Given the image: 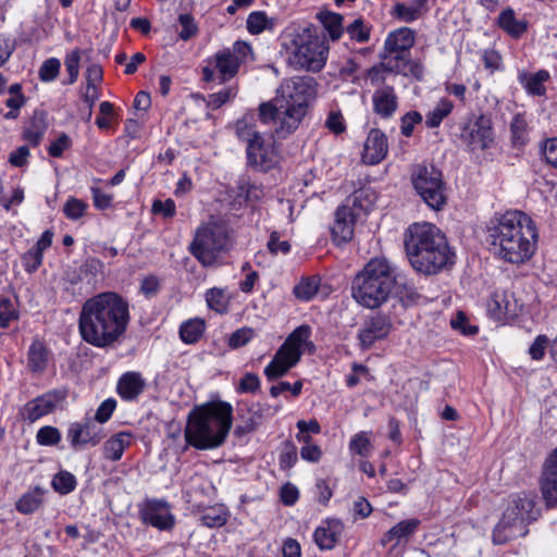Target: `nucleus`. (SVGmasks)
<instances>
[{
	"instance_id": "f257e3e1",
	"label": "nucleus",
	"mask_w": 557,
	"mask_h": 557,
	"mask_svg": "<svg viewBox=\"0 0 557 557\" xmlns=\"http://www.w3.org/2000/svg\"><path fill=\"white\" fill-rule=\"evenodd\" d=\"M129 319L128 302L115 292H102L83 304L79 335L94 347H111L125 334Z\"/></svg>"
},
{
	"instance_id": "f03ea898",
	"label": "nucleus",
	"mask_w": 557,
	"mask_h": 557,
	"mask_svg": "<svg viewBox=\"0 0 557 557\" xmlns=\"http://www.w3.org/2000/svg\"><path fill=\"white\" fill-rule=\"evenodd\" d=\"M539 231L530 215L520 210L495 213L486 223V243L498 259L522 264L537 249Z\"/></svg>"
},
{
	"instance_id": "7ed1b4c3",
	"label": "nucleus",
	"mask_w": 557,
	"mask_h": 557,
	"mask_svg": "<svg viewBox=\"0 0 557 557\" xmlns=\"http://www.w3.org/2000/svg\"><path fill=\"white\" fill-rule=\"evenodd\" d=\"M404 247L410 265L420 274L436 275L455 264L456 253L446 235L432 223L409 225L404 234Z\"/></svg>"
},
{
	"instance_id": "20e7f679",
	"label": "nucleus",
	"mask_w": 557,
	"mask_h": 557,
	"mask_svg": "<svg viewBox=\"0 0 557 557\" xmlns=\"http://www.w3.org/2000/svg\"><path fill=\"white\" fill-rule=\"evenodd\" d=\"M397 268L385 257L371 258L351 282V296L362 307L375 309L385 304L395 288L403 286L407 297L414 299L418 293L401 282Z\"/></svg>"
},
{
	"instance_id": "39448f33",
	"label": "nucleus",
	"mask_w": 557,
	"mask_h": 557,
	"mask_svg": "<svg viewBox=\"0 0 557 557\" xmlns=\"http://www.w3.org/2000/svg\"><path fill=\"white\" fill-rule=\"evenodd\" d=\"M233 411V406L224 400L194 406L184 430L186 444L199 450L221 447L232 429Z\"/></svg>"
},
{
	"instance_id": "423d86ee",
	"label": "nucleus",
	"mask_w": 557,
	"mask_h": 557,
	"mask_svg": "<svg viewBox=\"0 0 557 557\" xmlns=\"http://www.w3.org/2000/svg\"><path fill=\"white\" fill-rule=\"evenodd\" d=\"M534 500L527 495L511 496L498 523L492 533V542L495 545H504L519 536H525L527 525L536 520Z\"/></svg>"
},
{
	"instance_id": "0eeeda50",
	"label": "nucleus",
	"mask_w": 557,
	"mask_h": 557,
	"mask_svg": "<svg viewBox=\"0 0 557 557\" xmlns=\"http://www.w3.org/2000/svg\"><path fill=\"white\" fill-rule=\"evenodd\" d=\"M410 181L417 195L432 210L441 211L447 205V184L443 172L432 163L412 166Z\"/></svg>"
},
{
	"instance_id": "6e6552de",
	"label": "nucleus",
	"mask_w": 557,
	"mask_h": 557,
	"mask_svg": "<svg viewBox=\"0 0 557 557\" xmlns=\"http://www.w3.org/2000/svg\"><path fill=\"white\" fill-rule=\"evenodd\" d=\"M252 54V49L246 41L237 40L231 48L219 50L208 60L209 65L201 70L202 79L206 83L216 82L224 84L234 78L239 67L245 63L248 57Z\"/></svg>"
},
{
	"instance_id": "1a4fd4ad",
	"label": "nucleus",
	"mask_w": 557,
	"mask_h": 557,
	"mask_svg": "<svg viewBox=\"0 0 557 557\" xmlns=\"http://www.w3.org/2000/svg\"><path fill=\"white\" fill-rule=\"evenodd\" d=\"M227 244V226L224 223L210 222L197 228L189 252L202 267L209 268L216 263L219 255L226 250Z\"/></svg>"
},
{
	"instance_id": "9d476101",
	"label": "nucleus",
	"mask_w": 557,
	"mask_h": 557,
	"mask_svg": "<svg viewBox=\"0 0 557 557\" xmlns=\"http://www.w3.org/2000/svg\"><path fill=\"white\" fill-rule=\"evenodd\" d=\"M416 42V32L403 26L391 32L384 41L382 67L389 73H405L407 55Z\"/></svg>"
},
{
	"instance_id": "9b49d317",
	"label": "nucleus",
	"mask_w": 557,
	"mask_h": 557,
	"mask_svg": "<svg viewBox=\"0 0 557 557\" xmlns=\"http://www.w3.org/2000/svg\"><path fill=\"white\" fill-rule=\"evenodd\" d=\"M317 82L312 76H295L282 83L275 101L308 112L309 104L317 96Z\"/></svg>"
},
{
	"instance_id": "f8f14e48",
	"label": "nucleus",
	"mask_w": 557,
	"mask_h": 557,
	"mask_svg": "<svg viewBox=\"0 0 557 557\" xmlns=\"http://www.w3.org/2000/svg\"><path fill=\"white\" fill-rule=\"evenodd\" d=\"M246 154L247 165L257 172L267 173L275 169L280 162L272 136L265 137L259 132H253L248 138Z\"/></svg>"
},
{
	"instance_id": "ddd939ff",
	"label": "nucleus",
	"mask_w": 557,
	"mask_h": 557,
	"mask_svg": "<svg viewBox=\"0 0 557 557\" xmlns=\"http://www.w3.org/2000/svg\"><path fill=\"white\" fill-rule=\"evenodd\" d=\"M294 44L292 62L295 65L312 72H318L324 66L329 48L323 40L309 35L295 39Z\"/></svg>"
},
{
	"instance_id": "4468645a",
	"label": "nucleus",
	"mask_w": 557,
	"mask_h": 557,
	"mask_svg": "<svg viewBox=\"0 0 557 557\" xmlns=\"http://www.w3.org/2000/svg\"><path fill=\"white\" fill-rule=\"evenodd\" d=\"M103 437V428L88 416L82 421L71 423L66 432V438L74 450L95 447Z\"/></svg>"
},
{
	"instance_id": "2eb2a0df",
	"label": "nucleus",
	"mask_w": 557,
	"mask_h": 557,
	"mask_svg": "<svg viewBox=\"0 0 557 557\" xmlns=\"http://www.w3.org/2000/svg\"><path fill=\"white\" fill-rule=\"evenodd\" d=\"M69 389L65 387L53 388L36 398L27 401L23 407L22 414L29 422L52 413L67 398Z\"/></svg>"
},
{
	"instance_id": "dca6fc26",
	"label": "nucleus",
	"mask_w": 557,
	"mask_h": 557,
	"mask_svg": "<svg viewBox=\"0 0 557 557\" xmlns=\"http://www.w3.org/2000/svg\"><path fill=\"white\" fill-rule=\"evenodd\" d=\"M138 513L143 523L161 531L171 530L175 524V517L171 512V507L163 499H146L139 505Z\"/></svg>"
},
{
	"instance_id": "f3484780",
	"label": "nucleus",
	"mask_w": 557,
	"mask_h": 557,
	"mask_svg": "<svg viewBox=\"0 0 557 557\" xmlns=\"http://www.w3.org/2000/svg\"><path fill=\"white\" fill-rule=\"evenodd\" d=\"M461 138L472 151L487 149L494 140L491 119L481 114L463 128Z\"/></svg>"
},
{
	"instance_id": "a211bd4d",
	"label": "nucleus",
	"mask_w": 557,
	"mask_h": 557,
	"mask_svg": "<svg viewBox=\"0 0 557 557\" xmlns=\"http://www.w3.org/2000/svg\"><path fill=\"white\" fill-rule=\"evenodd\" d=\"M392 330L389 317L376 313L367 319L358 332L360 348L367 350L377 341L388 336Z\"/></svg>"
},
{
	"instance_id": "6ab92c4d",
	"label": "nucleus",
	"mask_w": 557,
	"mask_h": 557,
	"mask_svg": "<svg viewBox=\"0 0 557 557\" xmlns=\"http://www.w3.org/2000/svg\"><path fill=\"white\" fill-rule=\"evenodd\" d=\"M540 491L547 507L557 506V447L545 458L540 475Z\"/></svg>"
},
{
	"instance_id": "aec40b11",
	"label": "nucleus",
	"mask_w": 557,
	"mask_h": 557,
	"mask_svg": "<svg viewBox=\"0 0 557 557\" xmlns=\"http://www.w3.org/2000/svg\"><path fill=\"white\" fill-rule=\"evenodd\" d=\"M358 212L354 211L345 202L335 211V221L331 227L333 240L337 244H345L352 239Z\"/></svg>"
},
{
	"instance_id": "412c9836",
	"label": "nucleus",
	"mask_w": 557,
	"mask_h": 557,
	"mask_svg": "<svg viewBox=\"0 0 557 557\" xmlns=\"http://www.w3.org/2000/svg\"><path fill=\"white\" fill-rule=\"evenodd\" d=\"M264 406L260 403L246 405V410L242 407L237 408V417L239 423L234 429V436L242 438L252 432L262 423Z\"/></svg>"
},
{
	"instance_id": "4be33fe9",
	"label": "nucleus",
	"mask_w": 557,
	"mask_h": 557,
	"mask_svg": "<svg viewBox=\"0 0 557 557\" xmlns=\"http://www.w3.org/2000/svg\"><path fill=\"white\" fill-rule=\"evenodd\" d=\"M387 152L386 135L379 128H372L363 145L362 161L370 165L377 164L386 158Z\"/></svg>"
},
{
	"instance_id": "5701e85b",
	"label": "nucleus",
	"mask_w": 557,
	"mask_h": 557,
	"mask_svg": "<svg viewBox=\"0 0 557 557\" xmlns=\"http://www.w3.org/2000/svg\"><path fill=\"white\" fill-rule=\"evenodd\" d=\"M277 112L278 115L274 133L282 139L295 133L308 113L300 108L297 109L282 103H280V110Z\"/></svg>"
},
{
	"instance_id": "b1692460",
	"label": "nucleus",
	"mask_w": 557,
	"mask_h": 557,
	"mask_svg": "<svg viewBox=\"0 0 557 557\" xmlns=\"http://www.w3.org/2000/svg\"><path fill=\"white\" fill-rule=\"evenodd\" d=\"M373 111L382 119H389L398 108V97L392 86L385 85L372 95Z\"/></svg>"
},
{
	"instance_id": "393cba45",
	"label": "nucleus",
	"mask_w": 557,
	"mask_h": 557,
	"mask_svg": "<svg viewBox=\"0 0 557 557\" xmlns=\"http://www.w3.org/2000/svg\"><path fill=\"white\" fill-rule=\"evenodd\" d=\"M429 0H410V3L396 2L391 15L399 22L410 24L421 18L429 10Z\"/></svg>"
},
{
	"instance_id": "a878e982",
	"label": "nucleus",
	"mask_w": 557,
	"mask_h": 557,
	"mask_svg": "<svg viewBox=\"0 0 557 557\" xmlns=\"http://www.w3.org/2000/svg\"><path fill=\"white\" fill-rule=\"evenodd\" d=\"M343 524L337 519L325 520L313 533L314 543L320 549H332L341 536Z\"/></svg>"
},
{
	"instance_id": "bb28decb",
	"label": "nucleus",
	"mask_w": 557,
	"mask_h": 557,
	"mask_svg": "<svg viewBox=\"0 0 557 557\" xmlns=\"http://www.w3.org/2000/svg\"><path fill=\"white\" fill-rule=\"evenodd\" d=\"M146 382L139 372H126L117 381L116 391L123 400L132 401L144 392Z\"/></svg>"
},
{
	"instance_id": "cd10ccee",
	"label": "nucleus",
	"mask_w": 557,
	"mask_h": 557,
	"mask_svg": "<svg viewBox=\"0 0 557 557\" xmlns=\"http://www.w3.org/2000/svg\"><path fill=\"white\" fill-rule=\"evenodd\" d=\"M47 129L48 123L46 112L36 110L30 117L29 124L24 127L22 138L30 146L37 147L40 145Z\"/></svg>"
},
{
	"instance_id": "c85d7f7f",
	"label": "nucleus",
	"mask_w": 557,
	"mask_h": 557,
	"mask_svg": "<svg viewBox=\"0 0 557 557\" xmlns=\"http://www.w3.org/2000/svg\"><path fill=\"white\" fill-rule=\"evenodd\" d=\"M50 351L44 342L33 341L27 351V368L32 373H42L49 362Z\"/></svg>"
},
{
	"instance_id": "c756f323",
	"label": "nucleus",
	"mask_w": 557,
	"mask_h": 557,
	"mask_svg": "<svg viewBox=\"0 0 557 557\" xmlns=\"http://www.w3.org/2000/svg\"><path fill=\"white\" fill-rule=\"evenodd\" d=\"M509 131H510V143L515 149H522L528 145V143L530 140V138H529L530 127H529V122H528V119H527V115L524 112L516 113L512 116L510 125H509Z\"/></svg>"
},
{
	"instance_id": "7c9ffc66",
	"label": "nucleus",
	"mask_w": 557,
	"mask_h": 557,
	"mask_svg": "<svg viewBox=\"0 0 557 557\" xmlns=\"http://www.w3.org/2000/svg\"><path fill=\"white\" fill-rule=\"evenodd\" d=\"M420 525L419 519H408L399 521L387 532H385L381 539V545L386 546L388 543L395 541L394 546L400 543L401 540L411 536Z\"/></svg>"
},
{
	"instance_id": "2f4dec72",
	"label": "nucleus",
	"mask_w": 557,
	"mask_h": 557,
	"mask_svg": "<svg viewBox=\"0 0 557 557\" xmlns=\"http://www.w3.org/2000/svg\"><path fill=\"white\" fill-rule=\"evenodd\" d=\"M132 433L122 431L110 438L103 444V457L111 461H119L124 450L131 445Z\"/></svg>"
},
{
	"instance_id": "473e14b6",
	"label": "nucleus",
	"mask_w": 557,
	"mask_h": 557,
	"mask_svg": "<svg viewBox=\"0 0 557 557\" xmlns=\"http://www.w3.org/2000/svg\"><path fill=\"white\" fill-rule=\"evenodd\" d=\"M46 493L47 490L38 485L27 491L16 502V510L23 515L36 512L44 505Z\"/></svg>"
},
{
	"instance_id": "72a5a7b5",
	"label": "nucleus",
	"mask_w": 557,
	"mask_h": 557,
	"mask_svg": "<svg viewBox=\"0 0 557 557\" xmlns=\"http://www.w3.org/2000/svg\"><path fill=\"white\" fill-rule=\"evenodd\" d=\"M497 25L512 38H520L528 30L525 20L516 18L515 11L507 8L500 12L497 17Z\"/></svg>"
},
{
	"instance_id": "f704fd0d",
	"label": "nucleus",
	"mask_w": 557,
	"mask_h": 557,
	"mask_svg": "<svg viewBox=\"0 0 557 557\" xmlns=\"http://www.w3.org/2000/svg\"><path fill=\"white\" fill-rule=\"evenodd\" d=\"M377 199L376 193L370 188H359L355 190L351 195H349L345 203L350 208H354L355 212H358V215L361 213H368Z\"/></svg>"
},
{
	"instance_id": "c9c22d12",
	"label": "nucleus",
	"mask_w": 557,
	"mask_h": 557,
	"mask_svg": "<svg viewBox=\"0 0 557 557\" xmlns=\"http://www.w3.org/2000/svg\"><path fill=\"white\" fill-rule=\"evenodd\" d=\"M228 518L230 511L223 504L209 506L200 511L201 523L211 529L225 525Z\"/></svg>"
},
{
	"instance_id": "e433bc0d",
	"label": "nucleus",
	"mask_w": 557,
	"mask_h": 557,
	"mask_svg": "<svg viewBox=\"0 0 557 557\" xmlns=\"http://www.w3.org/2000/svg\"><path fill=\"white\" fill-rule=\"evenodd\" d=\"M206 322L200 318L184 321L180 326V337L183 343L191 345L196 344L205 334Z\"/></svg>"
},
{
	"instance_id": "4c0bfd02",
	"label": "nucleus",
	"mask_w": 557,
	"mask_h": 557,
	"mask_svg": "<svg viewBox=\"0 0 557 557\" xmlns=\"http://www.w3.org/2000/svg\"><path fill=\"white\" fill-rule=\"evenodd\" d=\"M317 18L323 25L333 41H336L342 37L344 33V17L342 14L331 11H321L317 14Z\"/></svg>"
},
{
	"instance_id": "58836bf2",
	"label": "nucleus",
	"mask_w": 557,
	"mask_h": 557,
	"mask_svg": "<svg viewBox=\"0 0 557 557\" xmlns=\"http://www.w3.org/2000/svg\"><path fill=\"white\" fill-rule=\"evenodd\" d=\"M247 29L252 35H258L265 29H273L275 18L269 17L263 11H253L247 17Z\"/></svg>"
},
{
	"instance_id": "ea45409f",
	"label": "nucleus",
	"mask_w": 557,
	"mask_h": 557,
	"mask_svg": "<svg viewBox=\"0 0 557 557\" xmlns=\"http://www.w3.org/2000/svg\"><path fill=\"white\" fill-rule=\"evenodd\" d=\"M454 109L453 102L447 98H442L436 107L425 116V125L435 128L441 125L442 121L450 114Z\"/></svg>"
},
{
	"instance_id": "a19ab883",
	"label": "nucleus",
	"mask_w": 557,
	"mask_h": 557,
	"mask_svg": "<svg viewBox=\"0 0 557 557\" xmlns=\"http://www.w3.org/2000/svg\"><path fill=\"white\" fill-rule=\"evenodd\" d=\"M51 486L60 495H66L76 488L77 480L73 473L61 470L53 475Z\"/></svg>"
},
{
	"instance_id": "79ce46f5",
	"label": "nucleus",
	"mask_w": 557,
	"mask_h": 557,
	"mask_svg": "<svg viewBox=\"0 0 557 557\" xmlns=\"http://www.w3.org/2000/svg\"><path fill=\"white\" fill-rule=\"evenodd\" d=\"M320 280L317 276L304 277L294 286L293 293L296 298L309 301L318 293Z\"/></svg>"
},
{
	"instance_id": "37998d69",
	"label": "nucleus",
	"mask_w": 557,
	"mask_h": 557,
	"mask_svg": "<svg viewBox=\"0 0 557 557\" xmlns=\"http://www.w3.org/2000/svg\"><path fill=\"white\" fill-rule=\"evenodd\" d=\"M372 26L363 18H355L346 26L349 38L359 44H366L370 40Z\"/></svg>"
},
{
	"instance_id": "c03bdc74",
	"label": "nucleus",
	"mask_w": 557,
	"mask_h": 557,
	"mask_svg": "<svg viewBox=\"0 0 557 557\" xmlns=\"http://www.w3.org/2000/svg\"><path fill=\"white\" fill-rule=\"evenodd\" d=\"M236 189L237 197L243 198L247 202L259 201L264 195L261 186L251 183L247 178H240Z\"/></svg>"
},
{
	"instance_id": "a18cd8bd",
	"label": "nucleus",
	"mask_w": 557,
	"mask_h": 557,
	"mask_svg": "<svg viewBox=\"0 0 557 557\" xmlns=\"http://www.w3.org/2000/svg\"><path fill=\"white\" fill-rule=\"evenodd\" d=\"M206 301L211 310L218 313L227 312L228 301L224 289L218 287L210 288L206 293Z\"/></svg>"
},
{
	"instance_id": "49530a36",
	"label": "nucleus",
	"mask_w": 557,
	"mask_h": 557,
	"mask_svg": "<svg viewBox=\"0 0 557 557\" xmlns=\"http://www.w3.org/2000/svg\"><path fill=\"white\" fill-rule=\"evenodd\" d=\"M549 78V73L545 70H540L531 75L524 84L528 94L532 96H543L546 92L544 83Z\"/></svg>"
},
{
	"instance_id": "de8ad7c7",
	"label": "nucleus",
	"mask_w": 557,
	"mask_h": 557,
	"mask_svg": "<svg viewBox=\"0 0 557 557\" xmlns=\"http://www.w3.org/2000/svg\"><path fill=\"white\" fill-rule=\"evenodd\" d=\"M81 50L74 49L66 54L64 65L69 74V78L63 81V85H73L79 75Z\"/></svg>"
},
{
	"instance_id": "09e8293b",
	"label": "nucleus",
	"mask_w": 557,
	"mask_h": 557,
	"mask_svg": "<svg viewBox=\"0 0 557 557\" xmlns=\"http://www.w3.org/2000/svg\"><path fill=\"white\" fill-rule=\"evenodd\" d=\"M236 86L225 87L216 92H213L208 96L207 104L212 110L220 109L222 106L227 103L230 100L234 99L237 95Z\"/></svg>"
},
{
	"instance_id": "8fccbe9b",
	"label": "nucleus",
	"mask_w": 557,
	"mask_h": 557,
	"mask_svg": "<svg viewBox=\"0 0 557 557\" xmlns=\"http://www.w3.org/2000/svg\"><path fill=\"white\" fill-rule=\"evenodd\" d=\"M20 313L13 301L7 297H0V327L8 329L12 321H16Z\"/></svg>"
},
{
	"instance_id": "3c124183",
	"label": "nucleus",
	"mask_w": 557,
	"mask_h": 557,
	"mask_svg": "<svg viewBox=\"0 0 557 557\" xmlns=\"http://www.w3.org/2000/svg\"><path fill=\"white\" fill-rule=\"evenodd\" d=\"M61 62L57 58H49L42 62L39 67L38 76L44 83H50L57 79L60 74Z\"/></svg>"
},
{
	"instance_id": "603ef678",
	"label": "nucleus",
	"mask_w": 557,
	"mask_h": 557,
	"mask_svg": "<svg viewBox=\"0 0 557 557\" xmlns=\"http://www.w3.org/2000/svg\"><path fill=\"white\" fill-rule=\"evenodd\" d=\"M61 432L58 428L45 425L37 431L36 441L41 446H55L61 442Z\"/></svg>"
},
{
	"instance_id": "864d4df0",
	"label": "nucleus",
	"mask_w": 557,
	"mask_h": 557,
	"mask_svg": "<svg viewBox=\"0 0 557 557\" xmlns=\"http://www.w3.org/2000/svg\"><path fill=\"white\" fill-rule=\"evenodd\" d=\"M371 448L372 446L368 433L363 431L355 434L349 442V450L361 457L369 456Z\"/></svg>"
},
{
	"instance_id": "5fc2aeb1",
	"label": "nucleus",
	"mask_w": 557,
	"mask_h": 557,
	"mask_svg": "<svg viewBox=\"0 0 557 557\" xmlns=\"http://www.w3.org/2000/svg\"><path fill=\"white\" fill-rule=\"evenodd\" d=\"M88 206L85 201L75 197H70L63 207V213L72 221L81 219L87 210Z\"/></svg>"
},
{
	"instance_id": "6e6d98bb",
	"label": "nucleus",
	"mask_w": 557,
	"mask_h": 557,
	"mask_svg": "<svg viewBox=\"0 0 557 557\" xmlns=\"http://www.w3.org/2000/svg\"><path fill=\"white\" fill-rule=\"evenodd\" d=\"M311 335V327L307 324H302L296 327L285 339L289 346L295 349H301L307 343Z\"/></svg>"
},
{
	"instance_id": "4d7b16f0",
	"label": "nucleus",
	"mask_w": 557,
	"mask_h": 557,
	"mask_svg": "<svg viewBox=\"0 0 557 557\" xmlns=\"http://www.w3.org/2000/svg\"><path fill=\"white\" fill-rule=\"evenodd\" d=\"M260 379L257 374L247 372L236 385V392L239 394H255L260 389Z\"/></svg>"
},
{
	"instance_id": "13d9d810",
	"label": "nucleus",
	"mask_w": 557,
	"mask_h": 557,
	"mask_svg": "<svg viewBox=\"0 0 557 557\" xmlns=\"http://www.w3.org/2000/svg\"><path fill=\"white\" fill-rule=\"evenodd\" d=\"M178 22L182 27V29L178 34V37L182 40H185V41L189 40L190 38H193L194 36L197 35L198 26L195 23V18L191 14H189V13L180 14Z\"/></svg>"
},
{
	"instance_id": "bf43d9fd",
	"label": "nucleus",
	"mask_w": 557,
	"mask_h": 557,
	"mask_svg": "<svg viewBox=\"0 0 557 557\" xmlns=\"http://www.w3.org/2000/svg\"><path fill=\"white\" fill-rule=\"evenodd\" d=\"M290 368L288 363L274 356L271 362L265 367L264 375L269 381H274L285 375Z\"/></svg>"
},
{
	"instance_id": "052dcab7",
	"label": "nucleus",
	"mask_w": 557,
	"mask_h": 557,
	"mask_svg": "<svg viewBox=\"0 0 557 557\" xmlns=\"http://www.w3.org/2000/svg\"><path fill=\"white\" fill-rule=\"evenodd\" d=\"M44 260V253L36 250L35 248H30L22 256V263L25 271L29 274L36 272L38 268L41 265Z\"/></svg>"
},
{
	"instance_id": "680f3d73",
	"label": "nucleus",
	"mask_w": 557,
	"mask_h": 557,
	"mask_svg": "<svg viewBox=\"0 0 557 557\" xmlns=\"http://www.w3.org/2000/svg\"><path fill=\"white\" fill-rule=\"evenodd\" d=\"M301 355L302 349H295L284 342L274 356L288 363L290 367H295L300 360Z\"/></svg>"
},
{
	"instance_id": "e2e57ef3",
	"label": "nucleus",
	"mask_w": 557,
	"mask_h": 557,
	"mask_svg": "<svg viewBox=\"0 0 557 557\" xmlns=\"http://www.w3.org/2000/svg\"><path fill=\"white\" fill-rule=\"evenodd\" d=\"M116 408V400L113 398H107L97 408L96 413L91 419L99 425L107 422L113 414Z\"/></svg>"
},
{
	"instance_id": "0e129e2a",
	"label": "nucleus",
	"mask_w": 557,
	"mask_h": 557,
	"mask_svg": "<svg viewBox=\"0 0 557 557\" xmlns=\"http://www.w3.org/2000/svg\"><path fill=\"white\" fill-rule=\"evenodd\" d=\"M253 336V330L250 327H242L236 330L228 337V346L233 349H237L239 347L248 344Z\"/></svg>"
},
{
	"instance_id": "69168bd1",
	"label": "nucleus",
	"mask_w": 557,
	"mask_h": 557,
	"mask_svg": "<svg viewBox=\"0 0 557 557\" xmlns=\"http://www.w3.org/2000/svg\"><path fill=\"white\" fill-rule=\"evenodd\" d=\"M298 460L297 448L290 443L286 442L285 449L280 454L278 462L282 470H288L293 468Z\"/></svg>"
},
{
	"instance_id": "338daca9",
	"label": "nucleus",
	"mask_w": 557,
	"mask_h": 557,
	"mask_svg": "<svg viewBox=\"0 0 557 557\" xmlns=\"http://www.w3.org/2000/svg\"><path fill=\"white\" fill-rule=\"evenodd\" d=\"M450 325L454 330L459 331L463 335H474L479 332L476 325L468 324V318L462 311H458L456 317L451 319Z\"/></svg>"
},
{
	"instance_id": "774afa93",
	"label": "nucleus",
	"mask_w": 557,
	"mask_h": 557,
	"mask_svg": "<svg viewBox=\"0 0 557 557\" xmlns=\"http://www.w3.org/2000/svg\"><path fill=\"white\" fill-rule=\"evenodd\" d=\"M541 153L546 163L557 168V137L544 140L541 145Z\"/></svg>"
}]
</instances>
